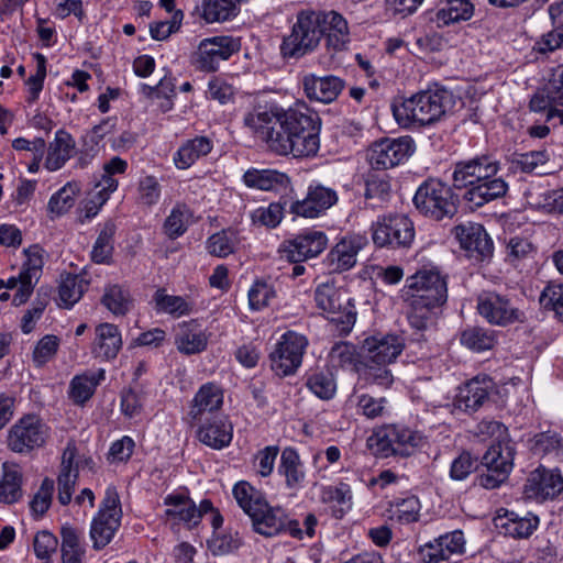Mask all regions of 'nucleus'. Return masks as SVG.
I'll return each mask as SVG.
<instances>
[{
	"mask_svg": "<svg viewBox=\"0 0 563 563\" xmlns=\"http://www.w3.org/2000/svg\"><path fill=\"white\" fill-rule=\"evenodd\" d=\"M75 150V140L64 131L58 130L54 141L49 144L45 166L49 170H57L71 157Z\"/></svg>",
	"mask_w": 563,
	"mask_h": 563,
	"instance_id": "obj_37",
	"label": "nucleus"
},
{
	"mask_svg": "<svg viewBox=\"0 0 563 563\" xmlns=\"http://www.w3.org/2000/svg\"><path fill=\"white\" fill-rule=\"evenodd\" d=\"M525 492L529 498L552 499L563 492V477L558 471L537 468L528 477Z\"/></svg>",
	"mask_w": 563,
	"mask_h": 563,
	"instance_id": "obj_25",
	"label": "nucleus"
},
{
	"mask_svg": "<svg viewBox=\"0 0 563 563\" xmlns=\"http://www.w3.org/2000/svg\"><path fill=\"white\" fill-rule=\"evenodd\" d=\"M2 478L0 479V503L13 504L22 496V474L16 465L3 463Z\"/></svg>",
	"mask_w": 563,
	"mask_h": 563,
	"instance_id": "obj_43",
	"label": "nucleus"
},
{
	"mask_svg": "<svg viewBox=\"0 0 563 563\" xmlns=\"http://www.w3.org/2000/svg\"><path fill=\"white\" fill-rule=\"evenodd\" d=\"M466 256L476 262L489 261L494 253V243L482 224L464 222L452 229Z\"/></svg>",
	"mask_w": 563,
	"mask_h": 563,
	"instance_id": "obj_16",
	"label": "nucleus"
},
{
	"mask_svg": "<svg viewBox=\"0 0 563 563\" xmlns=\"http://www.w3.org/2000/svg\"><path fill=\"white\" fill-rule=\"evenodd\" d=\"M308 346V339L295 331H287L271 353V367L278 376L294 374L301 365L302 356Z\"/></svg>",
	"mask_w": 563,
	"mask_h": 563,
	"instance_id": "obj_12",
	"label": "nucleus"
},
{
	"mask_svg": "<svg viewBox=\"0 0 563 563\" xmlns=\"http://www.w3.org/2000/svg\"><path fill=\"white\" fill-rule=\"evenodd\" d=\"M415 148V142L410 136L386 137L371 146L367 158L373 168L387 169L408 159L413 154Z\"/></svg>",
	"mask_w": 563,
	"mask_h": 563,
	"instance_id": "obj_14",
	"label": "nucleus"
},
{
	"mask_svg": "<svg viewBox=\"0 0 563 563\" xmlns=\"http://www.w3.org/2000/svg\"><path fill=\"white\" fill-rule=\"evenodd\" d=\"M325 11L305 9L296 14L290 33L283 37L280 54L284 58L299 59L313 53L324 35Z\"/></svg>",
	"mask_w": 563,
	"mask_h": 563,
	"instance_id": "obj_4",
	"label": "nucleus"
},
{
	"mask_svg": "<svg viewBox=\"0 0 563 563\" xmlns=\"http://www.w3.org/2000/svg\"><path fill=\"white\" fill-rule=\"evenodd\" d=\"M103 306L114 316H125L133 306L130 291L121 285H109L101 298Z\"/></svg>",
	"mask_w": 563,
	"mask_h": 563,
	"instance_id": "obj_44",
	"label": "nucleus"
},
{
	"mask_svg": "<svg viewBox=\"0 0 563 563\" xmlns=\"http://www.w3.org/2000/svg\"><path fill=\"white\" fill-rule=\"evenodd\" d=\"M121 518L122 509L118 490L114 486H109L90 526V539L95 550L99 551L111 542L121 526Z\"/></svg>",
	"mask_w": 563,
	"mask_h": 563,
	"instance_id": "obj_7",
	"label": "nucleus"
},
{
	"mask_svg": "<svg viewBox=\"0 0 563 563\" xmlns=\"http://www.w3.org/2000/svg\"><path fill=\"white\" fill-rule=\"evenodd\" d=\"M26 261L20 272V288L13 296L12 303L18 307L27 301L33 292L34 284L40 279L43 268V250L32 245L25 250Z\"/></svg>",
	"mask_w": 563,
	"mask_h": 563,
	"instance_id": "obj_23",
	"label": "nucleus"
},
{
	"mask_svg": "<svg viewBox=\"0 0 563 563\" xmlns=\"http://www.w3.org/2000/svg\"><path fill=\"white\" fill-rule=\"evenodd\" d=\"M189 212L185 206H176L164 222V232L169 239L183 235L188 225Z\"/></svg>",
	"mask_w": 563,
	"mask_h": 563,
	"instance_id": "obj_58",
	"label": "nucleus"
},
{
	"mask_svg": "<svg viewBox=\"0 0 563 563\" xmlns=\"http://www.w3.org/2000/svg\"><path fill=\"white\" fill-rule=\"evenodd\" d=\"M59 346V339L56 335L47 334L43 336L35 345L33 351V362L36 367H42L56 355Z\"/></svg>",
	"mask_w": 563,
	"mask_h": 563,
	"instance_id": "obj_59",
	"label": "nucleus"
},
{
	"mask_svg": "<svg viewBox=\"0 0 563 563\" xmlns=\"http://www.w3.org/2000/svg\"><path fill=\"white\" fill-rule=\"evenodd\" d=\"M236 243V233L232 230H223L208 239L207 247L210 254L225 257L234 252Z\"/></svg>",
	"mask_w": 563,
	"mask_h": 563,
	"instance_id": "obj_57",
	"label": "nucleus"
},
{
	"mask_svg": "<svg viewBox=\"0 0 563 563\" xmlns=\"http://www.w3.org/2000/svg\"><path fill=\"white\" fill-rule=\"evenodd\" d=\"M240 49V38L233 36L219 35L203 38L194 55L195 65L201 71H217L221 62L228 60Z\"/></svg>",
	"mask_w": 563,
	"mask_h": 563,
	"instance_id": "obj_13",
	"label": "nucleus"
},
{
	"mask_svg": "<svg viewBox=\"0 0 563 563\" xmlns=\"http://www.w3.org/2000/svg\"><path fill=\"white\" fill-rule=\"evenodd\" d=\"M278 473L285 478L288 489L297 490L303 486L306 471L296 449L287 446L282 451Z\"/></svg>",
	"mask_w": 563,
	"mask_h": 563,
	"instance_id": "obj_33",
	"label": "nucleus"
},
{
	"mask_svg": "<svg viewBox=\"0 0 563 563\" xmlns=\"http://www.w3.org/2000/svg\"><path fill=\"white\" fill-rule=\"evenodd\" d=\"M356 356L355 346L349 342L335 343L329 353L330 363L334 367L353 365L356 362Z\"/></svg>",
	"mask_w": 563,
	"mask_h": 563,
	"instance_id": "obj_62",
	"label": "nucleus"
},
{
	"mask_svg": "<svg viewBox=\"0 0 563 563\" xmlns=\"http://www.w3.org/2000/svg\"><path fill=\"white\" fill-rule=\"evenodd\" d=\"M261 508V510L253 512V516L250 518L255 532L265 537H274L287 530L291 537L302 538L299 522L290 520L285 509L279 506H269L267 501Z\"/></svg>",
	"mask_w": 563,
	"mask_h": 563,
	"instance_id": "obj_17",
	"label": "nucleus"
},
{
	"mask_svg": "<svg viewBox=\"0 0 563 563\" xmlns=\"http://www.w3.org/2000/svg\"><path fill=\"white\" fill-rule=\"evenodd\" d=\"M274 297L273 286L262 280H256L249 290V303L253 310L265 308Z\"/></svg>",
	"mask_w": 563,
	"mask_h": 563,
	"instance_id": "obj_61",
	"label": "nucleus"
},
{
	"mask_svg": "<svg viewBox=\"0 0 563 563\" xmlns=\"http://www.w3.org/2000/svg\"><path fill=\"white\" fill-rule=\"evenodd\" d=\"M77 449L73 442L67 443L60 463V472L57 477L58 485V501L66 506L70 503L71 496L75 489V485L78 478V470L74 468V460L76 456Z\"/></svg>",
	"mask_w": 563,
	"mask_h": 563,
	"instance_id": "obj_30",
	"label": "nucleus"
},
{
	"mask_svg": "<svg viewBox=\"0 0 563 563\" xmlns=\"http://www.w3.org/2000/svg\"><path fill=\"white\" fill-rule=\"evenodd\" d=\"M117 225L112 220L104 222L91 251V260L97 264H109L113 253V236Z\"/></svg>",
	"mask_w": 563,
	"mask_h": 563,
	"instance_id": "obj_45",
	"label": "nucleus"
},
{
	"mask_svg": "<svg viewBox=\"0 0 563 563\" xmlns=\"http://www.w3.org/2000/svg\"><path fill=\"white\" fill-rule=\"evenodd\" d=\"M476 309L478 314L493 325L508 327L527 320L525 311L512 298L496 291H484L478 295Z\"/></svg>",
	"mask_w": 563,
	"mask_h": 563,
	"instance_id": "obj_10",
	"label": "nucleus"
},
{
	"mask_svg": "<svg viewBox=\"0 0 563 563\" xmlns=\"http://www.w3.org/2000/svg\"><path fill=\"white\" fill-rule=\"evenodd\" d=\"M47 437V428L35 416L21 418L8 433V446L15 453H29L42 446Z\"/></svg>",
	"mask_w": 563,
	"mask_h": 563,
	"instance_id": "obj_18",
	"label": "nucleus"
},
{
	"mask_svg": "<svg viewBox=\"0 0 563 563\" xmlns=\"http://www.w3.org/2000/svg\"><path fill=\"white\" fill-rule=\"evenodd\" d=\"M184 19L181 10H177L172 15L170 20L158 21L150 24V34L152 38L156 41L166 40L170 34L177 32L180 29Z\"/></svg>",
	"mask_w": 563,
	"mask_h": 563,
	"instance_id": "obj_60",
	"label": "nucleus"
},
{
	"mask_svg": "<svg viewBox=\"0 0 563 563\" xmlns=\"http://www.w3.org/2000/svg\"><path fill=\"white\" fill-rule=\"evenodd\" d=\"M232 494L238 505L250 518L253 512L261 510V507H264L267 501L262 492L245 481L236 483Z\"/></svg>",
	"mask_w": 563,
	"mask_h": 563,
	"instance_id": "obj_41",
	"label": "nucleus"
},
{
	"mask_svg": "<svg viewBox=\"0 0 563 563\" xmlns=\"http://www.w3.org/2000/svg\"><path fill=\"white\" fill-rule=\"evenodd\" d=\"M338 201L334 189L323 185H310L302 200L292 201L289 211L296 217L318 218Z\"/></svg>",
	"mask_w": 563,
	"mask_h": 563,
	"instance_id": "obj_20",
	"label": "nucleus"
},
{
	"mask_svg": "<svg viewBox=\"0 0 563 563\" xmlns=\"http://www.w3.org/2000/svg\"><path fill=\"white\" fill-rule=\"evenodd\" d=\"M244 184L250 188L260 190L286 189L290 179L285 173L275 169H249L243 175Z\"/></svg>",
	"mask_w": 563,
	"mask_h": 563,
	"instance_id": "obj_35",
	"label": "nucleus"
},
{
	"mask_svg": "<svg viewBox=\"0 0 563 563\" xmlns=\"http://www.w3.org/2000/svg\"><path fill=\"white\" fill-rule=\"evenodd\" d=\"M175 344L177 350L185 355L198 354L206 350L208 336L203 331L196 329L195 321L184 322L179 325Z\"/></svg>",
	"mask_w": 563,
	"mask_h": 563,
	"instance_id": "obj_36",
	"label": "nucleus"
},
{
	"mask_svg": "<svg viewBox=\"0 0 563 563\" xmlns=\"http://www.w3.org/2000/svg\"><path fill=\"white\" fill-rule=\"evenodd\" d=\"M165 516L167 520L174 523L183 522L191 528L197 526L202 516L211 515V526L214 529L221 528L223 525V517L218 509H216L209 499H203L199 507L195 503L183 495H168L165 498Z\"/></svg>",
	"mask_w": 563,
	"mask_h": 563,
	"instance_id": "obj_9",
	"label": "nucleus"
},
{
	"mask_svg": "<svg viewBox=\"0 0 563 563\" xmlns=\"http://www.w3.org/2000/svg\"><path fill=\"white\" fill-rule=\"evenodd\" d=\"M322 500L332 504L335 518H342L352 508V492L347 484L339 483L322 489Z\"/></svg>",
	"mask_w": 563,
	"mask_h": 563,
	"instance_id": "obj_48",
	"label": "nucleus"
},
{
	"mask_svg": "<svg viewBox=\"0 0 563 563\" xmlns=\"http://www.w3.org/2000/svg\"><path fill=\"white\" fill-rule=\"evenodd\" d=\"M540 303L545 309L555 311L556 316L563 320V285L547 286L540 296Z\"/></svg>",
	"mask_w": 563,
	"mask_h": 563,
	"instance_id": "obj_64",
	"label": "nucleus"
},
{
	"mask_svg": "<svg viewBox=\"0 0 563 563\" xmlns=\"http://www.w3.org/2000/svg\"><path fill=\"white\" fill-rule=\"evenodd\" d=\"M306 386L320 399L329 400L336 391L334 377L329 372H317L308 376Z\"/></svg>",
	"mask_w": 563,
	"mask_h": 563,
	"instance_id": "obj_56",
	"label": "nucleus"
},
{
	"mask_svg": "<svg viewBox=\"0 0 563 563\" xmlns=\"http://www.w3.org/2000/svg\"><path fill=\"white\" fill-rule=\"evenodd\" d=\"M402 297L407 303L410 325L419 331L427 329L435 310L448 300L446 276L439 269H420L406 279Z\"/></svg>",
	"mask_w": 563,
	"mask_h": 563,
	"instance_id": "obj_2",
	"label": "nucleus"
},
{
	"mask_svg": "<svg viewBox=\"0 0 563 563\" xmlns=\"http://www.w3.org/2000/svg\"><path fill=\"white\" fill-rule=\"evenodd\" d=\"M515 449L509 442L498 441L492 444L482 457L486 473L478 476V484L486 489H494L509 476L514 466Z\"/></svg>",
	"mask_w": 563,
	"mask_h": 563,
	"instance_id": "obj_11",
	"label": "nucleus"
},
{
	"mask_svg": "<svg viewBox=\"0 0 563 563\" xmlns=\"http://www.w3.org/2000/svg\"><path fill=\"white\" fill-rule=\"evenodd\" d=\"M344 86V80L333 75L320 77L309 74L302 78V87L307 98L322 103L334 101Z\"/></svg>",
	"mask_w": 563,
	"mask_h": 563,
	"instance_id": "obj_27",
	"label": "nucleus"
},
{
	"mask_svg": "<svg viewBox=\"0 0 563 563\" xmlns=\"http://www.w3.org/2000/svg\"><path fill=\"white\" fill-rule=\"evenodd\" d=\"M324 35L325 47L330 53L342 52L350 42L346 20L336 11H325Z\"/></svg>",
	"mask_w": 563,
	"mask_h": 563,
	"instance_id": "obj_34",
	"label": "nucleus"
},
{
	"mask_svg": "<svg viewBox=\"0 0 563 563\" xmlns=\"http://www.w3.org/2000/svg\"><path fill=\"white\" fill-rule=\"evenodd\" d=\"M208 549L213 555H225L239 550L243 540L238 531L232 532L231 529H214L212 537L207 542Z\"/></svg>",
	"mask_w": 563,
	"mask_h": 563,
	"instance_id": "obj_49",
	"label": "nucleus"
},
{
	"mask_svg": "<svg viewBox=\"0 0 563 563\" xmlns=\"http://www.w3.org/2000/svg\"><path fill=\"white\" fill-rule=\"evenodd\" d=\"M85 285L84 279L78 276L68 274L62 277L58 286L57 305L64 308L73 307L81 298Z\"/></svg>",
	"mask_w": 563,
	"mask_h": 563,
	"instance_id": "obj_53",
	"label": "nucleus"
},
{
	"mask_svg": "<svg viewBox=\"0 0 563 563\" xmlns=\"http://www.w3.org/2000/svg\"><path fill=\"white\" fill-rule=\"evenodd\" d=\"M91 353L95 357L110 361L117 357L122 347L120 330L112 323H100L95 330Z\"/></svg>",
	"mask_w": 563,
	"mask_h": 563,
	"instance_id": "obj_29",
	"label": "nucleus"
},
{
	"mask_svg": "<svg viewBox=\"0 0 563 563\" xmlns=\"http://www.w3.org/2000/svg\"><path fill=\"white\" fill-rule=\"evenodd\" d=\"M362 246V238H343L328 254L329 266L335 272H344L352 268L356 264V256Z\"/></svg>",
	"mask_w": 563,
	"mask_h": 563,
	"instance_id": "obj_32",
	"label": "nucleus"
},
{
	"mask_svg": "<svg viewBox=\"0 0 563 563\" xmlns=\"http://www.w3.org/2000/svg\"><path fill=\"white\" fill-rule=\"evenodd\" d=\"M423 443L424 437L420 432L400 424L382 427L367 439L372 453L382 459L409 456Z\"/></svg>",
	"mask_w": 563,
	"mask_h": 563,
	"instance_id": "obj_5",
	"label": "nucleus"
},
{
	"mask_svg": "<svg viewBox=\"0 0 563 563\" xmlns=\"http://www.w3.org/2000/svg\"><path fill=\"white\" fill-rule=\"evenodd\" d=\"M212 150V142L207 136H196L186 141L175 153L174 162L177 168L186 169L198 158L206 156Z\"/></svg>",
	"mask_w": 563,
	"mask_h": 563,
	"instance_id": "obj_38",
	"label": "nucleus"
},
{
	"mask_svg": "<svg viewBox=\"0 0 563 563\" xmlns=\"http://www.w3.org/2000/svg\"><path fill=\"white\" fill-rule=\"evenodd\" d=\"M508 191V184L503 177H489L467 189L464 199L476 208L503 198Z\"/></svg>",
	"mask_w": 563,
	"mask_h": 563,
	"instance_id": "obj_31",
	"label": "nucleus"
},
{
	"mask_svg": "<svg viewBox=\"0 0 563 563\" xmlns=\"http://www.w3.org/2000/svg\"><path fill=\"white\" fill-rule=\"evenodd\" d=\"M461 343L470 350L482 352L493 349L495 331L482 327H468L461 333Z\"/></svg>",
	"mask_w": 563,
	"mask_h": 563,
	"instance_id": "obj_50",
	"label": "nucleus"
},
{
	"mask_svg": "<svg viewBox=\"0 0 563 563\" xmlns=\"http://www.w3.org/2000/svg\"><path fill=\"white\" fill-rule=\"evenodd\" d=\"M314 301L319 309L330 316L331 321L336 323L338 330L342 333H349L355 321L354 311H341V294L333 283H323L314 290Z\"/></svg>",
	"mask_w": 563,
	"mask_h": 563,
	"instance_id": "obj_19",
	"label": "nucleus"
},
{
	"mask_svg": "<svg viewBox=\"0 0 563 563\" xmlns=\"http://www.w3.org/2000/svg\"><path fill=\"white\" fill-rule=\"evenodd\" d=\"M562 450L563 441L556 433L542 432L533 438L532 451L534 454L559 453Z\"/></svg>",
	"mask_w": 563,
	"mask_h": 563,
	"instance_id": "obj_63",
	"label": "nucleus"
},
{
	"mask_svg": "<svg viewBox=\"0 0 563 563\" xmlns=\"http://www.w3.org/2000/svg\"><path fill=\"white\" fill-rule=\"evenodd\" d=\"M529 109L544 115L547 122L558 120L563 124V110L555 108L550 89L538 90L530 99Z\"/></svg>",
	"mask_w": 563,
	"mask_h": 563,
	"instance_id": "obj_52",
	"label": "nucleus"
},
{
	"mask_svg": "<svg viewBox=\"0 0 563 563\" xmlns=\"http://www.w3.org/2000/svg\"><path fill=\"white\" fill-rule=\"evenodd\" d=\"M255 139L277 155L312 156L320 146L321 120L308 108L278 106L254 110L243 118Z\"/></svg>",
	"mask_w": 563,
	"mask_h": 563,
	"instance_id": "obj_1",
	"label": "nucleus"
},
{
	"mask_svg": "<svg viewBox=\"0 0 563 563\" xmlns=\"http://www.w3.org/2000/svg\"><path fill=\"white\" fill-rule=\"evenodd\" d=\"M550 159L549 153L543 151H531L528 153L516 154L512 159V165L523 173H538L547 174V164Z\"/></svg>",
	"mask_w": 563,
	"mask_h": 563,
	"instance_id": "obj_54",
	"label": "nucleus"
},
{
	"mask_svg": "<svg viewBox=\"0 0 563 563\" xmlns=\"http://www.w3.org/2000/svg\"><path fill=\"white\" fill-rule=\"evenodd\" d=\"M198 10L200 18L207 23L224 22L239 13V7L234 0H202Z\"/></svg>",
	"mask_w": 563,
	"mask_h": 563,
	"instance_id": "obj_42",
	"label": "nucleus"
},
{
	"mask_svg": "<svg viewBox=\"0 0 563 563\" xmlns=\"http://www.w3.org/2000/svg\"><path fill=\"white\" fill-rule=\"evenodd\" d=\"M453 107V95L445 88L421 90L393 103L397 123L406 129L422 128L439 122Z\"/></svg>",
	"mask_w": 563,
	"mask_h": 563,
	"instance_id": "obj_3",
	"label": "nucleus"
},
{
	"mask_svg": "<svg viewBox=\"0 0 563 563\" xmlns=\"http://www.w3.org/2000/svg\"><path fill=\"white\" fill-rule=\"evenodd\" d=\"M222 404L223 394L220 387L212 383L202 385L196 393L188 411L191 424L218 415Z\"/></svg>",
	"mask_w": 563,
	"mask_h": 563,
	"instance_id": "obj_26",
	"label": "nucleus"
},
{
	"mask_svg": "<svg viewBox=\"0 0 563 563\" xmlns=\"http://www.w3.org/2000/svg\"><path fill=\"white\" fill-rule=\"evenodd\" d=\"M63 563H81L85 549L81 544L79 531L71 526H64L60 530Z\"/></svg>",
	"mask_w": 563,
	"mask_h": 563,
	"instance_id": "obj_47",
	"label": "nucleus"
},
{
	"mask_svg": "<svg viewBox=\"0 0 563 563\" xmlns=\"http://www.w3.org/2000/svg\"><path fill=\"white\" fill-rule=\"evenodd\" d=\"M475 7L470 0H446L435 13L438 26L468 21L474 15Z\"/></svg>",
	"mask_w": 563,
	"mask_h": 563,
	"instance_id": "obj_39",
	"label": "nucleus"
},
{
	"mask_svg": "<svg viewBox=\"0 0 563 563\" xmlns=\"http://www.w3.org/2000/svg\"><path fill=\"white\" fill-rule=\"evenodd\" d=\"M413 205L419 212L432 220L453 218L459 209V196L438 178L424 180L417 189Z\"/></svg>",
	"mask_w": 563,
	"mask_h": 563,
	"instance_id": "obj_6",
	"label": "nucleus"
},
{
	"mask_svg": "<svg viewBox=\"0 0 563 563\" xmlns=\"http://www.w3.org/2000/svg\"><path fill=\"white\" fill-rule=\"evenodd\" d=\"M154 309L175 318L188 316L194 311V303L181 296L168 295L165 288H158L153 296Z\"/></svg>",
	"mask_w": 563,
	"mask_h": 563,
	"instance_id": "obj_40",
	"label": "nucleus"
},
{
	"mask_svg": "<svg viewBox=\"0 0 563 563\" xmlns=\"http://www.w3.org/2000/svg\"><path fill=\"white\" fill-rule=\"evenodd\" d=\"M405 340L398 334H376L366 338L362 345L364 360L377 365L393 363L402 352Z\"/></svg>",
	"mask_w": 563,
	"mask_h": 563,
	"instance_id": "obj_21",
	"label": "nucleus"
},
{
	"mask_svg": "<svg viewBox=\"0 0 563 563\" xmlns=\"http://www.w3.org/2000/svg\"><path fill=\"white\" fill-rule=\"evenodd\" d=\"M104 379V371L97 374H84L75 376L70 382V398L78 405L86 402L95 393L100 380Z\"/></svg>",
	"mask_w": 563,
	"mask_h": 563,
	"instance_id": "obj_46",
	"label": "nucleus"
},
{
	"mask_svg": "<svg viewBox=\"0 0 563 563\" xmlns=\"http://www.w3.org/2000/svg\"><path fill=\"white\" fill-rule=\"evenodd\" d=\"M493 382L489 378L475 377L459 388L454 406L467 413L477 411L488 399Z\"/></svg>",
	"mask_w": 563,
	"mask_h": 563,
	"instance_id": "obj_28",
	"label": "nucleus"
},
{
	"mask_svg": "<svg viewBox=\"0 0 563 563\" xmlns=\"http://www.w3.org/2000/svg\"><path fill=\"white\" fill-rule=\"evenodd\" d=\"M506 517L507 521L501 525L505 529V533L516 539L530 537L539 525L538 517L531 514L520 517L518 514L511 511L508 512Z\"/></svg>",
	"mask_w": 563,
	"mask_h": 563,
	"instance_id": "obj_51",
	"label": "nucleus"
},
{
	"mask_svg": "<svg viewBox=\"0 0 563 563\" xmlns=\"http://www.w3.org/2000/svg\"><path fill=\"white\" fill-rule=\"evenodd\" d=\"M80 191L76 181H69L54 194L48 201V210L57 216L66 213L75 203V198Z\"/></svg>",
	"mask_w": 563,
	"mask_h": 563,
	"instance_id": "obj_55",
	"label": "nucleus"
},
{
	"mask_svg": "<svg viewBox=\"0 0 563 563\" xmlns=\"http://www.w3.org/2000/svg\"><path fill=\"white\" fill-rule=\"evenodd\" d=\"M372 239L378 247H408L415 239L413 222L402 213H389L372 224Z\"/></svg>",
	"mask_w": 563,
	"mask_h": 563,
	"instance_id": "obj_8",
	"label": "nucleus"
},
{
	"mask_svg": "<svg viewBox=\"0 0 563 563\" xmlns=\"http://www.w3.org/2000/svg\"><path fill=\"white\" fill-rule=\"evenodd\" d=\"M500 169L499 162L490 155H479L455 163L452 180L456 189L475 186L477 183L495 177Z\"/></svg>",
	"mask_w": 563,
	"mask_h": 563,
	"instance_id": "obj_15",
	"label": "nucleus"
},
{
	"mask_svg": "<svg viewBox=\"0 0 563 563\" xmlns=\"http://www.w3.org/2000/svg\"><path fill=\"white\" fill-rule=\"evenodd\" d=\"M327 235L321 231H308L284 243L283 256L291 263H300L321 254L327 247Z\"/></svg>",
	"mask_w": 563,
	"mask_h": 563,
	"instance_id": "obj_22",
	"label": "nucleus"
},
{
	"mask_svg": "<svg viewBox=\"0 0 563 563\" xmlns=\"http://www.w3.org/2000/svg\"><path fill=\"white\" fill-rule=\"evenodd\" d=\"M200 423L197 438L201 443L214 450L229 446L233 438V426L228 417L216 415L205 418Z\"/></svg>",
	"mask_w": 563,
	"mask_h": 563,
	"instance_id": "obj_24",
	"label": "nucleus"
}]
</instances>
